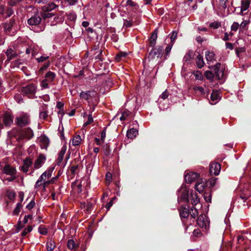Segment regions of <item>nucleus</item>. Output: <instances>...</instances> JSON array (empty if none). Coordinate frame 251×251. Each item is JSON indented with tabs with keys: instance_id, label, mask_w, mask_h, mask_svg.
Returning <instances> with one entry per match:
<instances>
[{
	"instance_id": "obj_1",
	"label": "nucleus",
	"mask_w": 251,
	"mask_h": 251,
	"mask_svg": "<svg viewBox=\"0 0 251 251\" xmlns=\"http://www.w3.org/2000/svg\"><path fill=\"white\" fill-rule=\"evenodd\" d=\"M4 32L10 36L14 35L17 30V26L15 20L11 19L8 23H5L3 25Z\"/></svg>"
},
{
	"instance_id": "obj_2",
	"label": "nucleus",
	"mask_w": 251,
	"mask_h": 251,
	"mask_svg": "<svg viewBox=\"0 0 251 251\" xmlns=\"http://www.w3.org/2000/svg\"><path fill=\"white\" fill-rule=\"evenodd\" d=\"M37 86L33 84H29L24 86L21 89L22 93L28 98H32L35 94Z\"/></svg>"
},
{
	"instance_id": "obj_3",
	"label": "nucleus",
	"mask_w": 251,
	"mask_h": 251,
	"mask_svg": "<svg viewBox=\"0 0 251 251\" xmlns=\"http://www.w3.org/2000/svg\"><path fill=\"white\" fill-rule=\"evenodd\" d=\"M17 125L21 127L28 125L30 123L29 116L26 113H22L18 116L16 118Z\"/></svg>"
},
{
	"instance_id": "obj_4",
	"label": "nucleus",
	"mask_w": 251,
	"mask_h": 251,
	"mask_svg": "<svg viewBox=\"0 0 251 251\" xmlns=\"http://www.w3.org/2000/svg\"><path fill=\"white\" fill-rule=\"evenodd\" d=\"M197 225L201 228L206 230L209 226V221L205 214L200 215L197 218Z\"/></svg>"
},
{
	"instance_id": "obj_5",
	"label": "nucleus",
	"mask_w": 251,
	"mask_h": 251,
	"mask_svg": "<svg viewBox=\"0 0 251 251\" xmlns=\"http://www.w3.org/2000/svg\"><path fill=\"white\" fill-rule=\"evenodd\" d=\"M164 49L163 47L160 46L158 48H153L149 53L148 59L151 60L155 58H160L163 53Z\"/></svg>"
},
{
	"instance_id": "obj_6",
	"label": "nucleus",
	"mask_w": 251,
	"mask_h": 251,
	"mask_svg": "<svg viewBox=\"0 0 251 251\" xmlns=\"http://www.w3.org/2000/svg\"><path fill=\"white\" fill-rule=\"evenodd\" d=\"M212 68L214 69V73L216 77L219 79H221L224 77L225 68L222 66L220 63H217Z\"/></svg>"
},
{
	"instance_id": "obj_7",
	"label": "nucleus",
	"mask_w": 251,
	"mask_h": 251,
	"mask_svg": "<svg viewBox=\"0 0 251 251\" xmlns=\"http://www.w3.org/2000/svg\"><path fill=\"white\" fill-rule=\"evenodd\" d=\"M188 201V191L185 188H181L178 193V202H187Z\"/></svg>"
},
{
	"instance_id": "obj_8",
	"label": "nucleus",
	"mask_w": 251,
	"mask_h": 251,
	"mask_svg": "<svg viewBox=\"0 0 251 251\" xmlns=\"http://www.w3.org/2000/svg\"><path fill=\"white\" fill-rule=\"evenodd\" d=\"M34 135L33 130L29 127L23 129L20 134L22 138H25L28 140L31 139Z\"/></svg>"
},
{
	"instance_id": "obj_9",
	"label": "nucleus",
	"mask_w": 251,
	"mask_h": 251,
	"mask_svg": "<svg viewBox=\"0 0 251 251\" xmlns=\"http://www.w3.org/2000/svg\"><path fill=\"white\" fill-rule=\"evenodd\" d=\"M221 170V165L219 163H212L209 165V172L211 175L217 176Z\"/></svg>"
},
{
	"instance_id": "obj_10",
	"label": "nucleus",
	"mask_w": 251,
	"mask_h": 251,
	"mask_svg": "<svg viewBox=\"0 0 251 251\" xmlns=\"http://www.w3.org/2000/svg\"><path fill=\"white\" fill-rule=\"evenodd\" d=\"M46 159V157L44 155L42 154H39L36 160L35 161L34 164V169H37L41 168L45 162Z\"/></svg>"
},
{
	"instance_id": "obj_11",
	"label": "nucleus",
	"mask_w": 251,
	"mask_h": 251,
	"mask_svg": "<svg viewBox=\"0 0 251 251\" xmlns=\"http://www.w3.org/2000/svg\"><path fill=\"white\" fill-rule=\"evenodd\" d=\"M199 177V174L195 172H190L185 176V181L188 183L195 181Z\"/></svg>"
},
{
	"instance_id": "obj_12",
	"label": "nucleus",
	"mask_w": 251,
	"mask_h": 251,
	"mask_svg": "<svg viewBox=\"0 0 251 251\" xmlns=\"http://www.w3.org/2000/svg\"><path fill=\"white\" fill-rule=\"evenodd\" d=\"M206 186V180L201 179L196 182L195 188L199 193H201L204 191Z\"/></svg>"
},
{
	"instance_id": "obj_13",
	"label": "nucleus",
	"mask_w": 251,
	"mask_h": 251,
	"mask_svg": "<svg viewBox=\"0 0 251 251\" xmlns=\"http://www.w3.org/2000/svg\"><path fill=\"white\" fill-rule=\"evenodd\" d=\"M2 121L5 126H10L13 122V117L9 113H6L3 116Z\"/></svg>"
},
{
	"instance_id": "obj_14",
	"label": "nucleus",
	"mask_w": 251,
	"mask_h": 251,
	"mask_svg": "<svg viewBox=\"0 0 251 251\" xmlns=\"http://www.w3.org/2000/svg\"><path fill=\"white\" fill-rule=\"evenodd\" d=\"M41 22V18L37 15H35L31 17L27 20L28 24L31 25H39Z\"/></svg>"
},
{
	"instance_id": "obj_15",
	"label": "nucleus",
	"mask_w": 251,
	"mask_h": 251,
	"mask_svg": "<svg viewBox=\"0 0 251 251\" xmlns=\"http://www.w3.org/2000/svg\"><path fill=\"white\" fill-rule=\"evenodd\" d=\"M96 94V93L95 91H88L81 92L79 94V96L81 98L88 100L91 97H95Z\"/></svg>"
},
{
	"instance_id": "obj_16",
	"label": "nucleus",
	"mask_w": 251,
	"mask_h": 251,
	"mask_svg": "<svg viewBox=\"0 0 251 251\" xmlns=\"http://www.w3.org/2000/svg\"><path fill=\"white\" fill-rule=\"evenodd\" d=\"M32 162L29 158H26L24 161L23 165L21 167V170L25 173H26L28 171L29 167L31 166Z\"/></svg>"
},
{
	"instance_id": "obj_17",
	"label": "nucleus",
	"mask_w": 251,
	"mask_h": 251,
	"mask_svg": "<svg viewBox=\"0 0 251 251\" xmlns=\"http://www.w3.org/2000/svg\"><path fill=\"white\" fill-rule=\"evenodd\" d=\"M220 96L219 92L217 91L213 90L210 96V100L211 101L210 103L211 104H214L218 102Z\"/></svg>"
},
{
	"instance_id": "obj_18",
	"label": "nucleus",
	"mask_w": 251,
	"mask_h": 251,
	"mask_svg": "<svg viewBox=\"0 0 251 251\" xmlns=\"http://www.w3.org/2000/svg\"><path fill=\"white\" fill-rule=\"evenodd\" d=\"M54 170L53 167H51L48 169L46 172L43 173L41 176V179L46 180L47 178H49L51 176L52 173Z\"/></svg>"
},
{
	"instance_id": "obj_19",
	"label": "nucleus",
	"mask_w": 251,
	"mask_h": 251,
	"mask_svg": "<svg viewBox=\"0 0 251 251\" xmlns=\"http://www.w3.org/2000/svg\"><path fill=\"white\" fill-rule=\"evenodd\" d=\"M56 7V5L54 2H51L47 5L43 6L42 7V10L44 12L50 11L54 9Z\"/></svg>"
},
{
	"instance_id": "obj_20",
	"label": "nucleus",
	"mask_w": 251,
	"mask_h": 251,
	"mask_svg": "<svg viewBox=\"0 0 251 251\" xmlns=\"http://www.w3.org/2000/svg\"><path fill=\"white\" fill-rule=\"evenodd\" d=\"M138 133L137 129L132 128L127 130L126 133V136L128 138L133 139L134 138Z\"/></svg>"
},
{
	"instance_id": "obj_21",
	"label": "nucleus",
	"mask_w": 251,
	"mask_h": 251,
	"mask_svg": "<svg viewBox=\"0 0 251 251\" xmlns=\"http://www.w3.org/2000/svg\"><path fill=\"white\" fill-rule=\"evenodd\" d=\"M3 172L7 175L14 176L15 174V169L9 165H6L3 169Z\"/></svg>"
},
{
	"instance_id": "obj_22",
	"label": "nucleus",
	"mask_w": 251,
	"mask_h": 251,
	"mask_svg": "<svg viewBox=\"0 0 251 251\" xmlns=\"http://www.w3.org/2000/svg\"><path fill=\"white\" fill-rule=\"evenodd\" d=\"M157 37V31L155 29L151 34V35L150 38V46L153 47L156 44V40Z\"/></svg>"
},
{
	"instance_id": "obj_23",
	"label": "nucleus",
	"mask_w": 251,
	"mask_h": 251,
	"mask_svg": "<svg viewBox=\"0 0 251 251\" xmlns=\"http://www.w3.org/2000/svg\"><path fill=\"white\" fill-rule=\"evenodd\" d=\"M179 214L181 218H186L189 215V210L188 208L182 206L179 209Z\"/></svg>"
},
{
	"instance_id": "obj_24",
	"label": "nucleus",
	"mask_w": 251,
	"mask_h": 251,
	"mask_svg": "<svg viewBox=\"0 0 251 251\" xmlns=\"http://www.w3.org/2000/svg\"><path fill=\"white\" fill-rule=\"evenodd\" d=\"M250 4V0H242L240 14H242L243 11H246L249 7Z\"/></svg>"
},
{
	"instance_id": "obj_25",
	"label": "nucleus",
	"mask_w": 251,
	"mask_h": 251,
	"mask_svg": "<svg viewBox=\"0 0 251 251\" xmlns=\"http://www.w3.org/2000/svg\"><path fill=\"white\" fill-rule=\"evenodd\" d=\"M67 150V147L65 146H64L62 147L61 151L58 153V163H60L63 160L64 158V155L66 152Z\"/></svg>"
},
{
	"instance_id": "obj_26",
	"label": "nucleus",
	"mask_w": 251,
	"mask_h": 251,
	"mask_svg": "<svg viewBox=\"0 0 251 251\" xmlns=\"http://www.w3.org/2000/svg\"><path fill=\"white\" fill-rule=\"evenodd\" d=\"M6 54L9 60H10L14 58L17 55L16 52L14 50L11 48L7 49L6 52Z\"/></svg>"
},
{
	"instance_id": "obj_27",
	"label": "nucleus",
	"mask_w": 251,
	"mask_h": 251,
	"mask_svg": "<svg viewBox=\"0 0 251 251\" xmlns=\"http://www.w3.org/2000/svg\"><path fill=\"white\" fill-rule=\"evenodd\" d=\"M205 58L207 62H213L215 60V54L213 52L206 51Z\"/></svg>"
},
{
	"instance_id": "obj_28",
	"label": "nucleus",
	"mask_w": 251,
	"mask_h": 251,
	"mask_svg": "<svg viewBox=\"0 0 251 251\" xmlns=\"http://www.w3.org/2000/svg\"><path fill=\"white\" fill-rule=\"evenodd\" d=\"M55 247V242L52 240H48L46 243V248L47 251H53Z\"/></svg>"
},
{
	"instance_id": "obj_29",
	"label": "nucleus",
	"mask_w": 251,
	"mask_h": 251,
	"mask_svg": "<svg viewBox=\"0 0 251 251\" xmlns=\"http://www.w3.org/2000/svg\"><path fill=\"white\" fill-rule=\"evenodd\" d=\"M196 64L197 67L200 69L204 66V62L203 61V57L200 54L198 55L197 57Z\"/></svg>"
},
{
	"instance_id": "obj_30",
	"label": "nucleus",
	"mask_w": 251,
	"mask_h": 251,
	"mask_svg": "<svg viewBox=\"0 0 251 251\" xmlns=\"http://www.w3.org/2000/svg\"><path fill=\"white\" fill-rule=\"evenodd\" d=\"M81 141V138L80 135H76L72 139V145L74 146L80 145Z\"/></svg>"
},
{
	"instance_id": "obj_31",
	"label": "nucleus",
	"mask_w": 251,
	"mask_h": 251,
	"mask_svg": "<svg viewBox=\"0 0 251 251\" xmlns=\"http://www.w3.org/2000/svg\"><path fill=\"white\" fill-rule=\"evenodd\" d=\"M40 141L42 143V148H47L49 144V139L46 136L41 137L40 138Z\"/></svg>"
},
{
	"instance_id": "obj_32",
	"label": "nucleus",
	"mask_w": 251,
	"mask_h": 251,
	"mask_svg": "<svg viewBox=\"0 0 251 251\" xmlns=\"http://www.w3.org/2000/svg\"><path fill=\"white\" fill-rule=\"evenodd\" d=\"M55 77V74L54 73L49 71L45 75L46 79L49 81H52Z\"/></svg>"
},
{
	"instance_id": "obj_33",
	"label": "nucleus",
	"mask_w": 251,
	"mask_h": 251,
	"mask_svg": "<svg viewBox=\"0 0 251 251\" xmlns=\"http://www.w3.org/2000/svg\"><path fill=\"white\" fill-rule=\"evenodd\" d=\"M191 198V200L192 201L191 203L193 205H195L199 202V199L196 194H192Z\"/></svg>"
},
{
	"instance_id": "obj_34",
	"label": "nucleus",
	"mask_w": 251,
	"mask_h": 251,
	"mask_svg": "<svg viewBox=\"0 0 251 251\" xmlns=\"http://www.w3.org/2000/svg\"><path fill=\"white\" fill-rule=\"evenodd\" d=\"M127 55L126 52H120L116 54L115 59L117 61H120L123 58H125Z\"/></svg>"
},
{
	"instance_id": "obj_35",
	"label": "nucleus",
	"mask_w": 251,
	"mask_h": 251,
	"mask_svg": "<svg viewBox=\"0 0 251 251\" xmlns=\"http://www.w3.org/2000/svg\"><path fill=\"white\" fill-rule=\"evenodd\" d=\"M193 90L196 92H199L201 95H204L205 91L203 87L195 86L193 87Z\"/></svg>"
},
{
	"instance_id": "obj_36",
	"label": "nucleus",
	"mask_w": 251,
	"mask_h": 251,
	"mask_svg": "<svg viewBox=\"0 0 251 251\" xmlns=\"http://www.w3.org/2000/svg\"><path fill=\"white\" fill-rule=\"evenodd\" d=\"M189 214L191 215V216L194 218H195L198 215V212L197 209L193 206L191 208V210L189 211Z\"/></svg>"
},
{
	"instance_id": "obj_37",
	"label": "nucleus",
	"mask_w": 251,
	"mask_h": 251,
	"mask_svg": "<svg viewBox=\"0 0 251 251\" xmlns=\"http://www.w3.org/2000/svg\"><path fill=\"white\" fill-rule=\"evenodd\" d=\"M43 180H45L44 179H41V176L39 177L37 181H36L35 185V189L38 190L41 186H43V183H42V181Z\"/></svg>"
},
{
	"instance_id": "obj_38",
	"label": "nucleus",
	"mask_w": 251,
	"mask_h": 251,
	"mask_svg": "<svg viewBox=\"0 0 251 251\" xmlns=\"http://www.w3.org/2000/svg\"><path fill=\"white\" fill-rule=\"evenodd\" d=\"M38 231L42 235H46L48 233V229L42 225L38 227Z\"/></svg>"
},
{
	"instance_id": "obj_39",
	"label": "nucleus",
	"mask_w": 251,
	"mask_h": 251,
	"mask_svg": "<svg viewBox=\"0 0 251 251\" xmlns=\"http://www.w3.org/2000/svg\"><path fill=\"white\" fill-rule=\"evenodd\" d=\"M54 179H55V178L53 177L50 180H48V181H46V180H43L42 181H43V189L46 190V188L47 186H48V185H49L50 183H53L54 182Z\"/></svg>"
},
{
	"instance_id": "obj_40",
	"label": "nucleus",
	"mask_w": 251,
	"mask_h": 251,
	"mask_svg": "<svg viewBox=\"0 0 251 251\" xmlns=\"http://www.w3.org/2000/svg\"><path fill=\"white\" fill-rule=\"evenodd\" d=\"M204 75L206 77V78L208 79H209L210 80H212L213 79L214 75L211 71H206L204 73Z\"/></svg>"
},
{
	"instance_id": "obj_41",
	"label": "nucleus",
	"mask_w": 251,
	"mask_h": 251,
	"mask_svg": "<svg viewBox=\"0 0 251 251\" xmlns=\"http://www.w3.org/2000/svg\"><path fill=\"white\" fill-rule=\"evenodd\" d=\"M170 38H171V44H174L176 37H177V33L173 31L171 32V33L170 34Z\"/></svg>"
},
{
	"instance_id": "obj_42",
	"label": "nucleus",
	"mask_w": 251,
	"mask_h": 251,
	"mask_svg": "<svg viewBox=\"0 0 251 251\" xmlns=\"http://www.w3.org/2000/svg\"><path fill=\"white\" fill-rule=\"evenodd\" d=\"M21 207H22V205H21V203H18L17 204L16 207L14 209L13 214L16 215H18L21 211Z\"/></svg>"
},
{
	"instance_id": "obj_43",
	"label": "nucleus",
	"mask_w": 251,
	"mask_h": 251,
	"mask_svg": "<svg viewBox=\"0 0 251 251\" xmlns=\"http://www.w3.org/2000/svg\"><path fill=\"white\" fill-rule=\"evenodd\" d=\"M32 230V227L31 226H28L25 228L22 233L23 236H25L28 233L31 232Z\"/></svg>"
},
{
	"instance_id": "obj_44",
	"label": "nucleus",
	"mask_w": 251,
	"mask_h": 251,
	"mask_svg": "<svg viewBox=\"0 0 251 251\" xmlns=\"http://www.w3.org/2000/svg\"><path fill=\"white\" fill-rule=\"evenodd\" d=\"M75 246V243L74 240L73 239H70L68 241L67 243V247L68 248L72 250L74 248Z\"/></svg>"
},
{
	"instance_id": "obj_45",
	"label": "nucleus",
	"mask_w": 251,
	"mask_h": 251,
	"mask_svg": "<svg viewBox=\"0 0 251 251\" xmlns=\"http://www.w3.org/2000/svg\"><path fill=\"white\" fill-rule=\"evenodd\" d=\"M130 112L128 111H124L122 113V115L120 118L121 121L125 120L126 118L129 115Z\"/></svg>"
},
{
	"instance_id": "obj_46",
	"label": "nucleus",
	"mask_w": 251,
	"mask_h": 251,
	"mask_svg": "<svg viewBox=\"0 0 251 251\" xmlns=\"http://www.w3.org/2000/svg\"><path fill=\"white\" fill-rule=\"evenodd\" d=\"M221 26V23L219 22H214L213 23H211L209 26L211 28H213L214 29H217Z\"/></svg>"
},
{
	"instance_id": "obj_47",
	"label": "nucleus",
	"mask_w": 251,
	"mask_h": 251,
	"mask_svg": "<svg viewBox=\"0 0 251 251\" xmlns=\"http://www.w3.org/2000/svg\"><path fill=\"white\" fill-rule=\"evenodd\" d=\"M103 150L104 154L108 156L111 153V150L109 148V146L106 144L103 147Z\"/></svg>"
},
{
	"instance_id": "obj_48",
	"label": "nucleus",
	"mask_w": 251,
	"mask_h": 251,
	"mask_svg": "<svg viewBox=\"0 0 251 251\" xmlns=\"http://www.w3.org/2000/svg\"><path fill=\"white\" fill-rule=\"evenodd\" d=\"M194 75L196 79L202 80L203 79V75L202 73L199 71H196L194 73Z\"/></svg>"
},
{
	"instance_id": "obj_49",
	"label": "nucleus",
	"mask_w": 251,
	"mask_h": 251,
	"mask_svg": "<svg viewBox=\"0 0 251 251\" xmlns=\"http://www.w3.org/2000/svg\"><path fill=\"white\" fill-rule=\"evenodd\" d=\"M239 27V24L237 22H234L231 26L232 31H236Z\"/></svg>"
},
{
	"instance_id": "obj_50",
	"label": "nucleus",
	"mask_w": 251,
	"mask_h": 251,
	"mask_svg": "<svg viewBox=\"0 0 251 251\" xmlns=\"http://www.w3.org/2000/svg\"><path fill=\"white\" fill-rule=\"evenodd\" d=\"M48 116V114L47 111H44L40 112L39 114V117L40 119H45L47 118Z\"/></svg>"
},
{
	"instance_id": "obj_51",
	"label": "nucleus",
	"mask_w": 251,
	"mask_h": 251,
	"mask_svg": "<svg viewBox=\"0 0 251 251\" xmlns=\"http://www.w3.org/2000/svg\"><path fill=\"white\" fill-rule=\"evenodd\" d=\"M14 99L18 103H21L23 101V98L20 94H16L14 96Z\"/></svg>"
},
{
	"instance_id": "obj_52",
	"label": "nucleus",
	"mask_w": 251,
	"mask_h": 251,
	"mask_svg": "<svg viewBox=\"0 0 251 251\" xmlns=\"http://www.w3.org/2000/svg\"><path fill=\"white\" fill-rule=\"evenodd\" d=\"M49 56H48V55H43L41 56L40 57L37 58V60L38 62H42L45 61L46 60L48 59L49 58Z\"/></svg>"
},
{
	"instance_id": "obj_53",
	"label": "nucleus",
	"mask_w": 251,
	"mask_h": 251,
	"mask_svg": "<svg viewBox=\"0 0 251 251\" xmlns=\"http://www.w3.org/2000/svg\"><path fill=\"white\" fill-rule=\"evenodd\" d=\"M249 21L245 20L243 21L241 24H240V31L241 30H244L245 28V27L249 24Z\"/></svg>"
},
{
	"instance_id": "obj_54",
	"label": "nucleus",
	"mask_w": 251,
	"mask_h": 251,
	"mask_svg": "<svg viewBox=\"0 0 251 251\" xmlns=\"http://www.w3.org/2000/svg\"><path fill=\"white\" fill-rule=\"evenodd\" d=\"M78 169V166L77 165H73L71 167L70 172L72 174H75L76 173V171Z\"/></svg>"
},
{
	"instance_id": "obj_55",
	"label": "nucleus",
	"mask_w": 251,
	"mask_h": 251,
	"mask_svg": "<svg viewBox=\"0 0 251 251\" xmlns=\"http://www.w3.org/2000/svg\"><path fill=\"white\" fill-rule=\"evenodd\" d=\"M93 121V119L91 114L89 115L88 120L84 124V126H87L90 124L92 123Z\"/></svg>"
},
{
	"instance_id": "obj_56",
	"label": "nucleus",
	"mask_w": 251,
	"mask_h": 251,
	"mask_svg": "<svg viewBox=\"0 0 251 251\" xmlns=\"http://www.w3.org/2000/svg\"><path fill=\"white\" fill-rule=\"evenodd\" d=\"M106 137V129H104L102 132H101L100 134V140L102 142V143H103L105 140Z\"/></svg>"
},
{
	"instance_id": "obj_57",
	"label": "nucleus",
	"mask_w": 251,
	"mask_h": 251,
	"mask_svg": "<svg viewBox=\"0 0 251 251\" xmlns=\"http://www.w3.org/2000/svg\"><path fill=\"white\" fill-rule=\"evenodd\" d=\"M48 80H47V79H44L41 82V86L42 88H44V89H46V88H49V85H48V83L47 82Z\"/></svg>"
},
{
	"instance_id": "obj_58",
	"label": "nucleus",
	"mask_w": 251,
	"mask_h": 251,
	"mask_svg": "<svg viewBox=\"0 0 251 251\" xmlns=\"http://www.w3.org/2000/svg\"><path fill=\"white\" fill-rule=\"evenodd\" d=\"M76 18V15L74 13H70L68 15V19L70 21H75Z\"/></svg>"
},
{
	"instance_id": "obj_59",
	"label": "nucleus",
	"mask_w": 251,
	"mask_h": 251,
	"mask_svg": "<svg viewBox=\"0 0 251 251\" xmlns=\"http://www.w3.org/2000/svg\"><path fill=\"white\" fill-rule=\"evenodd\" d=\"M173 44H171V45H169L168 46H167V47L166 48V49H165V55L167 56V55H168L171 51V50L172 49V46H173Z\"/></svg>"
},
{
	"instance_id": "obj_60",
	"label": "nucleus",
	"mask_w": 251,
	"mask_h": 251,
	"mask_svg": "<svg viewBox=\"0 0 251 251\" xmlns=\"http://www.w3.org/2000/svg\"><path fill=\"white\" fill-rule=\"evenodd\" d=\"M168 96L169 93L167 90H166L162 93V94L160 96V97L163 100H165L168 97Z\"/></svg>"
},
{
	"instance_id": "obj_61",
	"label": "nucleus",
	"mask_w": 251,
	"mask_h": 251,
	"mask_svg": "<svg viewBox=\"0 0 251 251\" xmlns=\"http://www.w3.org/2000/svg\"><path fill=\"white\" fill-rule=\"evenodd\" d=\"M64 1L70 5H74L77 2L78 0H64Z\"/></svg>"
},
{
	"instance_id": "obj_62",
	"label": "nucleus",
	"mask_w": 251,
	"mask_h": 251,
	"mask_svg": "<svg viewBox=\"0 0 251 251\" xmlns=\"http://www.w3.org/2000/svg\"><path fill=\"white\" fill-rule=\"evenodd\" d=\"M32 215H25L24 218L23 222L24 224H26L28 222V219H32Z\"/></svg>"
},
{
	"instance_id": "obj_63",
	"label": "nucleus",
	"mask_w": 251,
	"mask_h": 251,
	"mask_svg": "<svg viewBox=\"0 0 251 251\" xmlns=\"http://www.w3.org/2000/svg\"><path fill=\"white\" fill-rule=\"evenodd\" d=\"M13 9L11 7H10L6 11V16L9 17L11 16L13 14Z\"/></svg>"
},
{
	"instance_id": "obj_64",
	"label": "nucleus",
	"mask_w": 251,
	"mask_h": 251,
	"mask_svg": "<svg viewBox=\"0 0 251 251\" xmlns=\"http://www.w3.org/2000/svg\"><path fill=\"white\" fill-rule=\"evenodd\" d=\"M35 205V202L33 201H31L27 205L26 208L29 210L31 209Z\"/></svg>"
}]
</instances>
